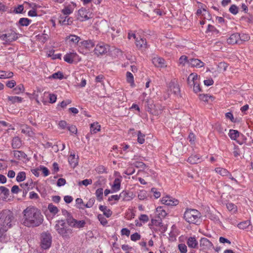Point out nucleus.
Wrapping results in <instances>:
<instances>
[{
    "instance_id": "nucleus-1",
    "label": "nucleus",
    "mask_w": 253,
    "mask_h": 253,
    "mask_svg": "<svg viewBox=\"0 0 253 253\" xmlns=\"http://www.w3.org/2000/svg\"><path fill=\"white\" fill-rule=\"evenodd\" d=\"M23 224L27 227H36L42 223L43 215L33 207H28L23 211Z\"/></svg>"
},
{
    "instance_id": "nucleus-2",
    "label": "nucleus",
    "mask_w": 253,
    "mask_h": 253,
    "mask_svg": "<svg viewBox=\"0 0 253 253\" xmlns=\"http://www.w3.org/2000/svg\"><path fill=\"white\" fill-rule=\"evenodd\" d=\"M14 219L13 213L10 211H4L0 213V238L12 226Z\"/></svg>"
},
{
    "instance_id": "nucleus-3",
    "label": "nucleus",
    "mask_w": 253,
    "mask_h": 253,
    "mask_svg": "<svg viewBox=\"0 0 253 253\" xmlns=\"http://www.w3.org/2000/svg\"><path fill=\"white\" fill-rule=\"evenodd\" d=\"M201 213L198 211L192 209H187L183 215V218L189 224H199L201 221Z\"/></svg>"
},
{
    "instance_id": "nucleus-4",
    "label": "nucleus",
    "mask_w": 253,
    "mask_h": 253,
    "mask_svg": "<svg viewBox=\"0 0 253 253\" xmlns=\"http://www.w3.org/2000/svg\"><path fill=\"white\" fill-rule=\"evenodd\" d=\"M55 229L57 233L64 239H69L73 233L72 229L66 226L63 220L56 221Z\"/></svg>"
},
{
    "instance_id": "nucleus-5",
    "label": "nucleus",
    "mask_w": 253,
    "mask_h": 253,
    "mask_svg": "<svg viewBox=\"0 0 253 253\" xmlns=\"http://www.w3.org/2000/svg\"><path fill=\"white\" fill-rule=\"evenodd\" d=\"M144 106L147 111L155 116L160 115L164 109L160 104H154L153 101L149 99L145 100Z\"/></svg>"
},
{
    "instance_id": "nucleus-6",
    "label": "nucleus",
    "mask_w": 253,
    "mask_h": 253,
    "mask_svg": "<svg viewBox=\"0 0 253 253\" xmlns=\"http://www.w3.org/2000/svg\"><path fill=\"white\" fill-rule=\"evenodd\" d=\"M40 246L43 250L49 249L52 243V237L48 232H43L41 235Z\"/></svg>"
},
{
    "instance_id": "nucleus-7",
    "label": "nucleus",
    "mask_w": 253,
    "mask_h": 253,
    "mask_svg": "<svg viewBox=\"0 0 253 253\" xmlns=\"http://www.w3.org/2000/svg\"><path fill=\"white\" fill-rule=\"evenodd\" d=\"M18 38V34L13 31H10L6 34H0V39L6 42L15 41Z\"/></svg>"
},
{
    "instance_id": "nucleus-8",
    "label": "nucleus",
    "mask_w": 253,
    "mask_h": 253,
    "mask_svg": "<svg viewBox=\"0 0 253 253\" xmlns=\"http://www.w3.org/2000/svg\"><path fill=\"white\" fill-rule=\"evenodd\" d=\"M200 250L203 252H207L213 248L212 243L207 238L203 237L200 240Z\"/></svg>"
},
{
    "instance_id": "nucleus-9",
    "label": "nucleus",
    "mask_w": 253,
    "mask_h": 253,
    "mask_svg": "<svg viewBox=\"0 0 253 253\" xmlns=\"http://www.w3.org/2000/svg\"><path fill=\"white\" fill-rule=\"evenodd\" d=\"M64 60L69 63H72L74 62H79L81 58L76 52H70L67 53L64 57Z\"/></svg>"
},
{
    "instance_id": "nucleus-10",
    "label": "nucleus",
    "mask_w": 253,
    "mask_h": 253,
    "mask_svg": "<svg viewBox=\"0 0 253 253\" xmlns=\"http://www.w3.org/2000/svg\"><path fill=\"white\" fill-rule=\"evenodd\" d=\"M109 50L108 45H105L104 43H99L96 45L95 49V54L99 55L106 53Z\"/></svg>"
},
{
    "instance_id": "nucleus-11",
    "label": "nucleus",
    "mask_w": 253,
    "mask_h": 253,
    "mask_svg": "<svg viewBox=\"0 0 253 253\" xmlns=\"http://www.w3.org/2000/svg\"><path fill=\"white\" fill-rule=\"evenodd\" d=\"M161 202L162 204L169 206H174L178 204L177 200L169 196L163 197Z\"/></svg>"
},
{
    "instance_id": "nucleus-12",
    "label": "nucleus",
    "mask_w": 253,
    "mask_h": 253,
    "mask_svg": "<svg viewBox=\"0 0 253 253\" xmlns=\"http://www.w3.org/2000/svg\"><path fill=\"white\" fill-rule=\"evenodd\" d=\"M68 220V224L73 228H83L85 224V222L84 220H77L73 217Z\"/></svg>"
},
{
    "instance_id": "nucleus-13",
    "label": "nucleus",
    "mask_w": 253,
    "mask_h": 253,
    "mask_svg": "<svg viewBox=\"0 0 253 253\" xmlns=\"http://www.w3.org/2000/svg\"><path fill=\"white\" fill-rule=\"evenodd\" d=\"M80 40V37L75 35H70L65 38L66 43L71 46L76 45Z\"/></svg>"
},
{
    "instance_id": "nucleus-14",
    "label": "nucleus",
    "mask_w": 253,
    "mask_h": 253,
    "mask_svg": "<svg viewBox=\"0 0 253 253\" xmlns=\"http://www.w3.org/2000/svg\"><path fill=\"white\" fill-rule=\"evenodd\" d=\"M92 13L84 8H82L79 10V15L81 17V20H87L92 17Z\"/></svg>"
},
{
    "instance_id": "nucleus-15",
    "label": "nucleus",
    "mask_w": 253,
    "mask_h": 253,
    "mask_svg": "<svg viewBox=\"0 0 253 253\" xmlns=\"http://www.w3.org/2000/svg\"><path fill=\"white\" fill-rule=\"evenodd\" d=\"M169 88L170 92L174 95H178L180 93V88L179 85L174 81H171L169 83Z\"/></svg>"
},
{
    "instance_id": "nucleus-16",
    "label": "nucleus",
    "mask_w": 253,
    "mask_h": 253,
    "mask_svg": "<svg viewBox=\"0 0 253 253\" xmlns=\"http://www.w3.org/2000/svg\"><path fill=\"white\" fill-rule=\"evenodd\" d=\"M187 63L193 67L201 68L205 65L203 62L197 58H190L188 60Z\"/></svg>"
},
{
    "instance_id": "nucleus-17",
    "label": "nucleus",
    "mask_w": 253,
    "mask_h": 253,
    "mask_svg": "<svg viewBox=\"0 0 253 253\" xmlns=\"http://www.w3.org/2000/svg\"><path fill=\"white\" fill-rule=\"evenodd\" d=\"M152 62L157 67L164 68L166 67L165 60L160 57L156 56L153 57Z\"/></svg>"
},
{
    "instance_id": "nucleus-18",
    "label": "nucleus",
    "mask_w": 253,
    "mask_h": 253,
    "mask_svg": "<svg viewBox=\"0 0 253 253\" xmlns=\"http://www.w3.org/2000/svg\"><path fill=\"white\" fill-rule=\"evenodd\" d=\"M122 179V177L121 176H119V177L115 179L113 184L111 186L112 192H117L120 190Z\"/></svg>"
},
{
    "instance_id": "nucleus-19",
    "label": "nucleus",
    "mask_w": 253,
    "mask_h": 253,
    "mask_svg": "<svg viewBox=\"0 0 253 253\" xmlns=\"http://www.w3.org/2000/svg\"><path fill=\"white\" fill-rule=\"evenodd\" d=\"M120 199L124 201H128L133 198V193L128 191H123L120 194Z\"/></svg>"
},
{
    "instance_id": "nucleus-20",
    "label": "nucleus",
    "mask_w": 253,
    "mask_h": 253,
    "mask_svg": "<svg viewBox=\"0 0 253 253\" xmlns=\"http://www.w3.org/2000/svg\"><path fill=\"white\" fill-rule=\"evenodd\" d=\"M199 82L198 76L196 73H191L187 78V83L190 86H192L195 84Z\"/></svg>"
},
{
    "instance_id": "nucleus-21",
    "label": "nucleus",
    "mask_w": 253,
    "mask_h": 253,
    "mask_svg": "<svg viewBox=\"0 0 253 253\" xmlns=\"http://www.w3.org/2000/svg\"><path fill=\"white\" fill-rule=\"evenodd\" d=\"M240 38V35L238 33H235L231 35L230 37L227 39V42L228 44H234L237 43L239 39Z\"/></svg>"
},
{
    "instance_id": "nucleus-22",
    "label": "nucleus",
    "mask_w": 253,
    "mask_h": 253,
    "mask_svg": "<svg viewBox=\"0 0 253 253\" xmlns=\"http://www.w3.org/2000/svg\"><path fill=\"white\" fill-rule=\"evenodd\" d=\"M187 244L189 248L195 249L198 247V242L195 237H190L187 240Z\"/></svg>"
},
{
    "instance_id": "nucleus-23",
    "label": "nucleus",
    "mask_w": 253,
    "mask_h": 253,
    "mask_svg": "<svg viewBox=\"0 0 253 253\" xmlns=\"http://www.w3.org/2000/svg\"><path fill=\"white\" fill-rule=\"evenodd\" d=\"M59 22L63 25H70L72 24L73 21L71 18L65 16L60 17Z\"/></svg>"
},
{
    "instance_id": "nucleus-24",
    "label": "nucleus",
    "mask_w": 253,
    "mask_h": 253,
    "mask_svg": "<svg viewBox=\"0 0 253 253\" xmlns=\"http://www.w3.org/2000/svg\"><path fill=\"white\" fill-rule=\"evenodd\" d=\"M187 162L191 164H195L201 162V158L197 155H192L188 158Z\"/></svg>"
},
{
    "instance_id": "nucleus-25",
    "label": "nucleus",
    "mask_w": 253,
    "mask_h": 253,
    "mask_svg": "<svg viewBox=\"0 0 253 253\" xmlns=\"http://www.w3.org/2000/svg\"><path fill=\"white\" fill-rule=\"evenodd\" d=\"M13 155L14 157L19 160H23L27 157V155L23 151H13Z\"/></svg>"
},
{
    "instance_id": "nucleus-26",
    "label": "nucleus",
    "mask_w": 253,
    "mask_h": 253,
    "mask_svg": "<svg viewBox=\"0 0 253 253\" xmlns=\"http://www.w3.org/2000/svg\"><path fill=\"white\" fill-rule=\"evenodd\" d=\"M135 44L138 48H146V41L145 39L140 38L139 39L136 38Z\"/></svg>"
},
{
    "instance_id": "nucleus-27",
    "label": "nucleus",
    "mask_w": 253,
    "mask_h": 253,
    "mask_svg": "<svg viewBox=\"0 0 253 253\" xmlns=\"http://www.w3.org/2000/svg\"><path fill=\"white\" fill-rule=\"evenodd\" d=\"M99 210L103 212V215L109 217L112 214V211L105 206L100 205L99 207Z\"/></svg>"
},
{
    "instance_id": "nucleus-28",
    "label": "nucleus",
    "mask_w": 253,
    "mask_h": 253,
    "mask_svg": "<svg viewBox=\"0 0 253 253\" xmlns=\"http://www.w3.org/2000/svg\"><path fill=\"white\" fill-rule=\"evenodd\" d=\"M156 214L158 217L161 219L165 218L167 214L165 210L162 207H158L156 209Z\"/></svg>"
},
{
    "instance_id": "nucleus-29",
    "label": "nucleus",
    "mask_w": 253,
    "mask_h": 253,
    "mask_svg": "<svg viewBox=\"0 0 253 253\" xmlns=\"http://www.w3.org/2000/svg\"><path fill=\"white\" fill-rule=\"evenodd\" d=\"M215 171L222 176H227L229 172L225 169L222 168H216L214 169Z\"/></svg>"
},
{
    "instance_id": "nucleus-30",
    "label": "nucleus",
    "mask_w": 253,
    "mask_h": 253,
    "mask_svg": "<svg viewBox=\"0 0 253 253\" xmlns=\"http://www.w3.org/2000/svg\"><path fill=\"white\" fill-rule=\"evenodd\" d=\"M82 45L86 49L90 50L94 46L95 44L92 41L87 40L83 42Z\"/></svg>"
},
{
    "instance_id": "nucleus-31",
    "label": "nucleus",
    "mask_w": 253,
    "mask_h": 253,
    "mask_svg": "<svg viewBox=\"0 0 253 253\" xmlns=\"http://www.w3.org/2000/svg\"><path fill=\"white\" fill-rule=\"evenodd\" d=\"M68 161L70 164L75 168L78 164L77 159L75 154H71L68 157Z\"/></svg>"
},
{
    "instance_id": "nucleus-32",
    "label": "nucleus",
    "mask_w": 253,
    "mask_h": 253,
    "mask_svg": "<svg viewBox=\"0 0 253 253\" xmlns=\"http://www.w3.org/2000/svg\"><path fill=\"white\" fill-rule=\"evenodd\" d=\"M13 75V73L12 72L0 71V78L1 79L10 78Z\"/></svg>"
},
{
    "instance_id": "nucleus-33",
    "label": "nucleus",
    "mask_w": 253,
    "mask_h": 253,
    "mask_svg": "<svg viewBox=\"0 0 253 253\" xmlns=\"http://www.w3.org/2000/svg\"><path fill=\"white\" fill-rule=\"evenodd\" d=\"M21 145V142L18 137H15L12 140V146L14 149L20 148Z\"/></svg>"
},
{
    "instance_id": "nucleus-34",
    "label": "nucleus",
    "mask_w": 253,
    "mask_h": 253,
    "mask_svg": "<svg viewBox=\"0 0 253 253\" xmlns=\"http://www.w3.org/2000/svg\"><path fill=\"white\" fill-rule=\"evenodd\" d=\"M239 135L240 132L237 130L231 129L229 131V135L233 140H235L239 136Z\"/></svg>"
},
{
    "instance_id": "nucleus-35",
    "label": "nucleus",
    "mask_w": 253,
    "mask_h": 253,
    "mask_svg": "<svg viewBox=\"0 0 253 253\" xmlns=\"http://www.w3.org/2000/svg\"><path fill=\"white\" fill-rule=\"evenodd\" d=\"M0 191L4 195V196L2 197V199L3 200L6 199L9 194V190L5 187L1 186L0 187Z\"/></svg>"
},
{
    "instance_id": "nucleus-36",
    "label": "nucleus",
    "mask_w": 253,
    "mask_h": 253,
    "mask_svg": "<svg viewBox=\"0 0 253 253\" xmlns=\"http://www.w3.org/2000/svg\"><path fill=\"white\" fill-rule=\"evenodd\" d=\"M8 100L11 103L14 104L17 102H21L22 101V98L19 96H8Z\"/></svg>"
},
{
    "instance_id": "nucleus-37",
    "label": "nucleus",
    "mask_w": 253,
    "mask_h": 253,
    "mask_svg": "<svg viewBox=\"0 0 253 253\" xmlns=\"http://www.w3.org/2000/svg\"><path fill=\"white\" fill-rule=\"evenodd\" d=\"M103 188H98L95 191V195L99 201H101L103 200Z\"/></svg>"
},
{
    "instance_id": "nucleus-38",
    "label": "nucleus",
    "mask_w": 253,
    "mask_h": 253,
    "mask_svg": "<svg viewBox=\"0 0 253 253\" xmlns=\"http://www.w3.org/2000/svg\"><path fill=\"white\" fill-rule=\"evenodd\" d=\"M48 210L50 212L54 214L57 213L59 211L58 208L51 203L48 205Z\"/></svg>"
},
{
    "instance_id": "nucleus-39",
    "label": "nucleus",
    "mask_w": 253,
    "mask_h": 253,
    "mask_svg": "<svg viewBox=\"0 0 253 253\" xmlns=\"http://www.w3.org/2000/svg\"><path fill=\"white\" fill-rule=\"evenodd\" d=\"M20 186L24 189V190L26 191V193H27L28 191L32 188L33 183L32 182H30V183L28 182L22 183L20 184Z\"/></svg>"
},
{
    "instance_id": "nucleus-40",
    "label": "nucleus",
    "mask_w": 253,
    "mask_h": 253,
    "mask_svg": "<svg viewBox=\"0 0 253 253\" xmlns=\"http://www.w3.org/2000/svg\"><path fill=\"white\" fill-rule=\"evenodd\" d=\"M199 98H200V100H201L203 101H205V102H208L210 99H211V100H212L213 99V96H212L211 95H209L208 94H200Z\"/></svg>"
},
{
    "instance_id": "nucleus-41",
    "label": "nucleus",
    "mask_w": 253,
    "mask_h": 253,
    "mask_svg": "<svg viewBox=\"0 0 253 253\" xmlns=\"http://www.w3.org/2000/svg\"><path fill=\"white\" fill-rule=\"evenodd\" d=\"M126 81L130 83L131 85L134 84V78L133 75L129 72H127L126 74Z\"/></svg>"
},
{
    "instance_id": "nucleus-42",
    "label": "nucleus",
    "mask_w": 253,
    "mask_h": 253,
    "mask_svg": "<svg viewBox=\"0 0 253 253\" xmlns=\"http://www.w3.org/2000/svg\"><path fill=\"white\" fill-rule=\"evenodd\" d=\"M26 178V173L24 171L19 172L17 176H16V180L18 182H21L24 181Z\"/></svg>"
},
{
    "instance_id": "nucleus-43",
    "label": "nucleus",
    "mask_w": 253,
    "mask_h": 253,
    "mask_svg": "<svg viewBox=\"0 0 253 253\" xmlns=\"http://www.w3.org/2000/svg\"><path fill=\"white\" fill-rule=\"evenodd\" d=\"M250 225V221L246 220L243 222H241L238 224V227L240 229H244L247 228Z\"/></svg>"
},
{
    "instance_id": "nucleus-44",
    "label": "nucleus",
    "mask_w": 253,
    "mask_h": 253,
    "mask_svg": "<svg viewBox=\"0 0 253 253\" xmlns=\"http://www.w3.org/2000/svg\"><path fill=\"white\" fill-rule=\"evenodd\" d=\"M95 171L99 174L106 173L107 169L103 166H99L95 168Z\"/></svg>"
},
{
    "instance_id": "nucleus-45",
    "label": "nucleus",
    "mask_w": 253,
    "mask_h": 253,
    "mask_svg": "<svg viewBox=\"0 0 253 253\" xmlns=\"http://www.w3.org/2000/svg\"><path fill=\"white\" fill-rule=\"evenodd\" d=\"M30 22H31V20L28 19V18H21L19 19V23L21 26H27L29 24Z\"/></svg>"
},
{
    "instance_id": "nucleus-46",
    "label": "nucleus",
    "mask_w": 253,
    "mask_h": 253,
    "mask_svg": "<svg viewBox=\"0 0 253 253\" xmlns=\"http://www.w3.org/2000/svg\"><path fill=\"white\" fill-rule=\"evenodd\" d=\"M92 180L91 179H86L82 181H79L78 183L79 185H84L85 186H87L88 185L91 184Z\"/></svg>"
},
{
    "instance_id": "nucleus-47",
    "label": "nucleus",
    "mask_w": 253,
    "mask_h": 253,
    "mask_svg": "<svg viewBox=\"0 0 253 253\" xmlns=\"http://www.w3.org/2000/svg\"><path fill=\"white\" fill-rule=\"evenodd\" d=\"M13 91L15 94H19L24 91V87L22 84H20L14 88Z\"/></svg>"
},
{
    "instance_id": "nucleus-48",
    "label": "nucleus",
    "mask_w": 253,
    "mask_h": 253,
    "mask_svg": "<svg viewBox=\"0 0 253 253\" xmlns=\"http://www.w3.org/2000/svg\"><path fill=\"white\" fill-rule=\"evenodd\" d=\"M226 207H227V209L229 211L235 212L237 211L236 206L234 204H233L231 203H229L227 204Z\"/></svg>"
},
{
    "instance_id": "nucleus-49",
    "label": "nucleus",
    "mask_w": 253,
    "mask_h": 253,
    "mask_svg": "<svg viewBox=\"0 0 253 253\" xmlns=\"http://www.w3.org/2000/svg\"><path fill=\"white\" fill-rule=\"evenodd\" d=\"M97 217L101 224H102L103 226H105L107 224V220L106 218L104 217L103 215L99 214L98 215Z\"/></svg>"
},
{
    "instance_id": "nucleus-50",
    "label": "nucleus",
    "mask_w": 253,
    "mask_h": 253,
    "mask_svg": "<svg viewBox=\"0 0 253 253\" xmlns=\"http://www.w3.org/2000/svg\"><path fill=\"white\" fill-rule=\"evenodd\" d=\"M145 135L142 134L140 131L138 132V142L140 144H143L145 141Z\"/></svg>"
},
{
    "instance_id": "nucleus-51",
    "label": "nucleus",
    "mask_w": 253,
    "mask_h": 253,
    "mask_svg": "<svg viewBox=\"0 0 253 253\" xmlns=\"http://www.w3.org/2000/svg\"><path fill=\"white\" fill-rule=\"evenodd\" d=\"M62 214L66 217V220L67 223H68L69 221L68 220H69V219H70V218L71 219L73 218V216L71 215V214L65 210H62Z\"/></svg>"
},
{
    "instance_id": "nucleus-52",
    "label": "nucleus",
    "mask_w": 253,
    "mask_h": 253,
    "mask_svg": "<svg viewBox=\"0 0 253 253\" xmlns=\"http://www.w3.org/2000/svg\"><path fill=\"white\" fill-rule=\"evenodd\" d=\"M51 78L56 79H62L63 78V75L60 72H57L53 74L51 76Z\"/></svg>"
},
{
    "instance_id": "nucleus-53",
    "label": "nucleus",
    "mask_w": 253,
    "mask_h": 253,
    "mask_svg": "<svg viewBox=\"0 0 253 253\" xmlns=\"http://www.w3.org/2000/svg\"><path fill=\"white\" fill-rule=\"evenodd\" d=\"M94 202H95L94 198H90L89 199V200L87 202V203L85 205H84V206L86 208H91L93 206V205H94Z\"/></svg>"
},
{
    "instance_id": "nucleus-54",
    "label": "nucleus",
    "mask_w": 253,
    "mask_h": 253,
    "mask_svg": "<svg viewBox=\"0 0 253 253\" xmlns=\"http://www.w3.org/2000/svg\"><path fill=\"white\" fill-rule=\"evenodd\" d=\"M138 198L140 200H144L147 198V193L145 191H140L138 195Z\"/></svg>"
},
{
    "instance_id": "nucleus-55",
    "label": "nucleus",
    "mask_w": 253,
    "mask_h": 253,
    "mask_svg": "<svg viewBox=\"0 0 253 253\" xmlns=\"http://www.w3.org/2000/svg\"><path fill=\"white\" fill-rule=\"evenodd\" d=\"M76 203L77 205V207L78 209H83L84 208L83 207H84V204L83 201L81 198H77L76 200Z\"/></svg>"
},
{
    "instance_id": "nucleus-56",
    "label": "nucleus",
    "mask_w": 253,
    "mask_h": 253,
    "mask_svg": "<svg viewBox=\"0 0 253 253\" xmlns=\"http://www.w3.org/2000/svg\"><path fill=\"white\" fill-rule=\"evenodd\" d=\"M178 249L181 253H186L187 252V246L184 244H179Z\"/></svg>"
},
{
    "instance_id": "nucleus-57",
    "label": "nucleus",
    "mask_w": 253,
    "mask_h": 253,
    "mask_svg": "<svg viewBox=\"0 0 253 253\" xmlns=\"http://www.w3.org/2000/svg\"><path fill=\"white\" fill-rule=\"evenodd\" d=\"M229 10L231 13L235 15L238 12V8L236 5L233 4L230 6Z\"/></svg>"
},
{
    "instance_id": "nucleus-58",
    "label": "nucleus",
    "mask_w": 253,
    "mask_h": 253,
    "mask_svg": "<svg viewBox=\"0 0 253 253\" xmlns=\"http://www.w3.org/2000/svg\"><path fill=\"white\" fill-rule=\"evenodd\" d=\"M141 238V236L138 233H135L130 236V239L133 241L139 240Z\"/></svg>"
},
{
    "instance_id": "nucleus-59",
    "label": "nucleus",
    "mask_w": 253,
    "mask_h": 253,
    "mask_svg": "<svg viewBox=\"0 0 253 253\" xmlns=\"http://www.w3.org/2000/svg\"><path fill=\"white\" fill-rule=\"evenodd\" d=\"M62 12L64 15H68L72 13V10L69 6H67L62 10Z\"/></svg>"
},
{
    "instance_id": "nucleus-60",
    "label": "nucleus",
    "mask_w": 253,
    "mask_h": 253,
    "mask_svg": "<svg viewBox=\"0 0 253 253\" xmlns=\"http://www.w3.org/2000/svg\"><path fill=\"white\" fill-rule=\"evenodd\" d=\"M225 116L226 118L230 119L232 122H236L237 121V119H234L233 114L230 112L226 113Z\"/></svg>"
},
{
    "instance_id": "nucleus-61",
    "label": "nucleus",
    "mask_w": 253,
    "mask_h": 253,
    "mask_svg": "<svg viewBox=\"0 0 253 253\" xmlns=\"http://www.w3.org/2000/svg\"><path fill=\"white\" fill-rule=\"evenodd\" d=\"M192 86L193 87V91L195 93L200 92L201 90L200 86L199 81L197 82V84H195L194 85H193Z\"/></svg>"
},
{
    "instance_id": "nucleus-62",
    "label": "nucleus",
    "mask_w": 253,
    "mask_h": 253,
    "mask_svg": "<svg viewBox=\"0 0 253 253\" xmlns=\"http://www.w3.org/2000/svg\"><path fill=\"white\" fill-rule=\"evenodd\" d=\"M151 192L153 193V196L156 199H158L161 196L160 192L157 191L156 188H152L151 189Z\"/></svg>"
},
{
    "instance_id": "nucleus-63",
    "label": "nucleus",
    "mask_w": 253,
    "mask_h": 253,
    "mask_svg": "<svg viewBox=\"0 0 253 253\" xmlns=\"http://www.w3.org/2000/svg\"><path fill=\"white\" fill-rule=\"evenodd\" d=\"M133 165L138 168H143L146 166L145 164L141 162H136L133 163Z\"/></svg>"
},
{
    "instance_id": "nucleus-64",
    "label": "nucleus",
    "mask_w": 253,
    "mask_h": 253,
    "mask_svg": "<svg viewBox=\"0 0 253 253\" xmlns=\"http://www.w3.org/2000/svg\"><path fill=\"white\" fill-rule=\"evenodd\" d=\"M188 60L187 57L185 55L181 56L179 59V63L183 65H184L186 62H187Z\"/></svg>"
}]
</instances>
